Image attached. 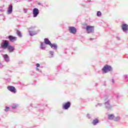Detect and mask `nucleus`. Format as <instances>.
<instances>
[{"instance_id":"obj_1","label":"nucleus","mask_w":128,"mask_h":128,"mask_svg":"<svg viewBox=\"0 0 128 128\" xmlns=\"http://www.w3.org/2000/svg\"><path fill=\"white\" fill-rule=\"evenodd\" d=\"M112 70V66L108 64L105 65L102 68V70L105 74H106V72H110Z\"/></svg>"},{"instance_id":"obj_2","label":"nucleus","mask_w":128,"mask_h":128,"mask_svg":"<svg viewBox=\"0 0 128 128\" xmlns=\"http://www.w3.org/2000/svg\"><path fill=\"white\" fill-rule=\"evenodd\" d=\"M9 44L10 42H8V40H5L4 43L1 44V48H8Z\"/></svg>"},{"instance_id":"obj_3","label":"nucleus","mask_w":128,"mask_h":128,"mask_svg":"<svg viewBox=\"0 0 128 128\" xmlns=\"http://www.w3.org/2000/svg\"><path fill=\"white\" fill-rule=\"evenodd\" d=\"M70 102H68L64 104H62V108L63 110H68L70 108Z\"/></svg>"},{"instance_id":"obj_4","label":"nucleus","mask_w":128,"mask_h":128,"mask_svg":"<svg viewBox=\"0 0 128 128\" xmlns=\"http://www.w3.org/2000/svg\"><path fill=\"white\" fill-rule=\"evenodd\" d=\"M94 26H87L86 28V30H87L88 34H91L94 32Z\"/></svg>"},{"instance_id":"obj_5","label":"nucleus","mask_w":128,"mask_h":128,"mask_svg":"<svg viewBox=\"0 0 128 128\" xmlns=\"http://www.w3.org/2000/svg\"><path fill=\"white\" fill-rule=\"evenodd\" d=\"M7 88L12 92H14V94H16V90L13 86H8Z\"/></svg>"},{"instance_id":"obj_6","label":"nucleus","mask_w":128,"mask_h":128,"mask_svg":"<svg viewBox=\"0 0 128 128\" xmlns=\"http://www.w3.org/2000/svg\"><path fill=\"white\" fill-rule=\"evenodd\" d=\"M38 9L35 8L33 10L34 18H36L39 14Z\"/></svg>"},{"instance_id":"obj_7","label":"nucleus","mask_w":128,"mask_h":128,"mask_svg":"<svg viewBox=\"0 0 128 128\" xmlns=\"http://www.w3.org/2000/svg\"><path fill=\"white\" fill-rule=\"evenodd\" d=\"M8 38L10 42H14L16 40V37H14L12 36H9Z\"/></svg>"},{"instance_id":"obj_8","label":"nucleus","mask_w":128,"mask_h":128,"mask_svg":"<svg viewBox=\"0 0 128 128\" xmlns=\"http://www.w3.org/2000/svg\"><path fill=\"white\" fill-rule=\"evenodd\" d=\"M69 30L71 34H76V28L74 26H71L69 28Z\"/></svg>"},{"instance_id":"obj_9","label":"nucleus","mask_w":128,"mask_h":128,"mask_svg":"<svg viewBox=\"0 0 128 128\" xmlns=\"http://www.w3.org/2000/svg\"><path fill=\"white\" fill-rule=\"evenodd\" d=\"M122 28L123 32H127L128 30V25L127 24H122Z\"/></svg>"},{"instance_id":"obj_10","label":"nucleus","mask_w":128,"mask_h":128,"mask_svg":"<svg viewBox=\"0 0 128 128\" xmlns=\"http://www.w3.org/2000/svg\"><path fill=\"white\" fill-rule=\"evenodd\" d=\"M7 12H8V14H12V4L9 5V7H8V10L7 11Z\"/></svg>"},{"instance_id":"obj_11","label":"nucleus","mask_w":128,"mask_h":128,"mask_svg":"<svg viewBox=\"0 0 128 128\" xmlns=\"http://www.w3.org/2000/svg\"><path fill=\"white\" fill-rule=\"evenodd\" d=\"M7 48L10 52H12L14 50V48L12 46H8Z\"/></svg>"},{"instance_id":"obj_12","label":"nucleus","mask_w":128,"mask_h":128,"mask_svg":"<svg viewBox=\"0 0 128 128\" xmlns=\"http://www.w3.org/2000/svg\"><path fill=\"white\" fill-rule=\"evenodd\" d=\"M44 44H48V46H50L52 44V43L48 38H44Z\"/></svg>"},{"instance_id":"obj_13","label":"nucleus","mask_w":128,"mask_h":128,"mask_svg":"<svg viewBox=\"0 0 128 128\" xmlns=\"http://www.w3.org/2000/svg\"><path fill=\"white\" fill-rule=\"evenodd\" d=\"M98 122L99 120H98V119H95L93 120L92 124H94V126H96V124H98Z\"/></svg>"},{"instance_id":"obj_14","label":"nucleus","mask_w":128,"mask_h":128,"mask_svg":"<svg viewBox=\"0 0 128 128\" xmlns=\"http://www.w3.org/2000/svg\"><path fill=\"white\" fill-rule=\"evenodd\" d=\"M108 120H114V114H109L108 116Z\"/></svg>"},{"instance_id":"obj_15","label":"nucleus","mask_w":128,"mask_h":128,"mask_svg":"<svg viewBox=\"0 0 128 128\" xmlns=\"http://www.w3.org/2000/svg\"><path fill=\"white\" fill-rule=\"evenodd\" d=\"M4 58L6 62H8V54H4Z\"/></svg>"},{"instance_id":"obj_16","label":"nucleus","mask_w":128,"mask_h":128,"mask_svg":"<svg viewBox=\"0 0 128 128\" xmlns=\"http://www.w3.org/2000/svg\"><path fill=\"white\" fill-rule=\"evenodd\" d=\"M50 46L51 48H54V50H56V48H58V46H56V45L54 44H52L50 45Z\"/></svg>"},{"instance_id":"obj_17","label":"nucleus","mask_w":128,"mask_h":128,"mask_svg":"<svg viewBox=\"0 0 128 128\" xmlns=\"http://www.w3.org/2000/svg\"><path fill=\"white\" fill-rule=\"evenodd\" d=\"M16 34L20 38H22V33H20V30H17Z\"/></svg>"},{"instance_id":"obj_18","label":"nucleus","mask_w":128,"mask_h":128,"mask_svg":"<svg viewBox=\"0 0 128 128\" xmlns=\"http://www.w3.org/2000/svg\"><path fill=\"white\" fill-rule=\"evenodd\" d=\"M114 122H118V120H120V117L119 116H116L114 118Z\"/></svg>"},{"instance_id":"obj_19","label":"nucleus","mask_w":128,"mask_h":128,"mask_svg":"<svg viewBox=\"0 0 128 128\" xmlns=\"http://www.w3.org/2000/svg\"><path fill=\"white\" fill-rule=\"evenodd\" d=\"M97 16H102V12H97Z\"/></svg>"},{"instance_id":"obj_20","label":"nucleus","mask_w":128,"mask_h":128,"mask_svg":"<svg viewBox=\"0 0 128 128\" xmlns=\"http://www.w3.org/2000/svg\"><path fill=\"white\" fill-rule=\"evenodd\" d=\"M42 48H44V43L41 44Z\"/></svg>"},{"instance_id":"obj_21","label":"nucleus","mask_w":128,"mask_h":128,"mask_svg":"<svg viewBox=\"0 0 128 128\" xmlns=\"http://www.w3.org/2000/svg\"><path fill=\"white\" fill-rule=\"evenodd\" d=\"M16 106H18L16 105H14V106H12V110H14V108H16Z\"/></svg>"},{"instance_id":"obj_22","label":"nucleus","mask_w":128,"mask_h":128,"mask_svg":"<svg viewBox=\"0 0 128 128\" xmlns=\"http://www.w3.org/2000/svg\"><path fill=\"white\" fill-rule=\"evenodd\" d=\"M8 110H10V108L6 107V108L5 109V112H8Z\"/></svg>"},{"instance_id":"obj_23","label":"nucleus","mask_w":128,"mask_h":128,"mask_svg":"<svg viewBox=\"0 0 128 128\" xmlns=\"http://www.w3.org/2000/svg\"><path fill=\"white\" fill-rule=\"evenodd\" d=\"M36 66L37 68H40V64H36Z\"/></svg>"},{"instance_id":"obj_24","label":"nucleus","mask_w":128,"mask_h":128,"mask_svg":"<svg viewBox=\"0 0 128 128\" xmlns=\"http://www.w3.org/2000/svg\"><path fill=\"white\" fill-rule=\"evenodd\" d=\"M30 35L32 36H34V34H32V32H30Z\"/></svg>"},{"instance_id":"obj_25","label":"nucleus","mask_w":128,"mask_h":128,"mask_svg":"<svg viewBox=\"0 0 128 128\" xmlns=\"http://www.w3.org/2000/svg\"><path fill=\"white\" fill-rule=\"evenodd\" d=\"M94 40V38H90V40Z\"/></svg>"},{"instance_id":"obj_26","label":"nucleus","mask_w":128,"mask_h":128,"mask_svg":"<svg viewBox=\"0 0 128 128\" xmlns=\"http://www.w3.org/2000/svg\"><path fill=\"white\" fill-rule=\"evenodd\" d=\"M112 82H114V79H112Z\"/></svg>"},{"instance_id":"obj_27","label":"nucleus","mask_w":128,"mask_h":128,"mask_svg":"<svg viewBox=\"0 0 128 128\" xmlns=\"http://www.w3.org/2000/svg\"><path fill=\"white\" fill-rule=\"evenodd\" d=\"M0 64H2V63H0Z\"/></svg>"}]
</instances>
